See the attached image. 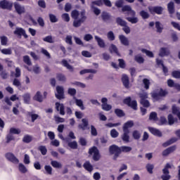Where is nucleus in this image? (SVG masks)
<instances>
[{"label":"nucleus","mask_w":180,"mask_h":180,"mask_svg":"<svg viewBox=\"0 0 180 180\" xmlns=\"http://www.w3.org/2000/svg\"><path fill=\"white\" fill-rule=\"evenodd\" d=\"M139 15L143 20L148 19L150 18V13L144 10L141 11L139 12Z\"/></svg>","instance_id":"29"},{"label":"nucleus","mask_w":180,"mask_h":180,"mask_svg":"<svg viewBox=\"0 0 180 180\" xmlns=\"http://www.w3.org/2000/svg\"><path fill=\"white\" fill-rule=\"evenodd\" d=\"M110 136L112 137V139H116L117 137H119V132L113 129L110 131Z\"/></svg>","instance_id":"50"},{"label":"nucleus","mask_w":180,"mask_h":180,"mask_svg":"<svg viewBox=\"0 0 180 180\" xmlns=\"http://www.w3.org/2000/svg\"><path fill=\"white\" fill-rule=\"evenodd\" d=\"M139 98H141V103L144 106L145 108H148L150 106V102L147 101V98H148V95L146 92L140 93Z\"/></svg>","instance_id":"5"},{"label":"nucleus","mask_w":180,"mask_h":180,"mask_svg":"<svg viewBox=\"0 0 180 180\" xmlns=\"http://www.w3.org/2000/svg\"><path fill=\"white\" fill-rule=\"evenodd\" d=\"M18 171L21 174H26L27 172V167L23 163L18 164Z\"/></svg>","instance_id":"25"},{"label":"nucleus","mask_w":180,"mask_h":180,"mask_svg":"<svg viewBox=\"0 0 180 180\" xmlns=\"http://www.w3.org/2000/svg\"><path fill=\"white\" fill-rule=\"evenodd\" d=\"M97 71L96 70H94V69H85L83 70H81L79 74L80 75H84V74H96Z\"/></svg>","instance_id":"26"},{"label":"nucleus","mask_w":180,"mask_h":180,"mask_svg":"<svg viewBox=\"0 0 180 180\" xmlns=\"http://www.w3.org/2000/svg\"><path fill=\"white\" fill-rule=\"evenodd\" d=\"M89 154L93 155V160L94 161H99L101 160V155L99 154V150L98 148L94 146L89 149Z\"/></svg>","instance_id":"4"},{"label":"nucleus","mask_w":180,"mask_h":180,"mask_svg":"<svg viewBox=\"0 0 180 180\" xmlns=\"http://www.w3.org/2000/svg\"><path fill=\"white\" fill-rule=\"evenodd\" d=\"M132 137L134 139V140H139L140 137H141V133L137 130H135L132 133Z\"/></svg>","instance_id":"42"},{"label":"nucleus","mask_w":180,"mask_h":180,"mask_svg":"<svg viewBox=\"0 0 180 180\" xmlns=\"http://www.w3.org/2000/svg\"><path fill=\"white\" fill-rule=\"evenodd\" d=\"M155 27L157 29V32L158 33H162V30H164V28L162 27H161V22H155Z\"/></svg>","instance_id":"46"},{"label":"nucleus","mask_w":180,"mask_h":180,"mask_svg":"<svg viewBox=\"0 0 180 180\" xmlns=\"http://www.w3.org/2000/svg\"><path fill=\"white\" fill-rule=\"evenodd\" d=\"M148 9L150 13H157L158 15H161L164 8L161 6H148Z\"/></svg>","instance_id":"8"},{"label":"nucleus","mask_w":180,"mask_h":180,"mask_svg":"<svg viewBox=\"0 0 180 180\" xmlns=\"http://www.w3.org/2000/svg\"><path fill=\"white\" fill-rule=\"evenodd\" d=\"M1 46H6L8 44V37L6 36L0 37Z\"/></svg>","instance_id":"51"},{"label":"nucleus","mask_w":180,"mask_h":180,"mask_svg":"<svg viewBox=\"0 0 180 180\" xmlns=\"http://www.w3.org/2000/svg\"><path fill=\"white\" fill-rule=\"evenodd\" d=\"M128 15L132 17L126 18L127 20L132 25H136V23H139V18L136 17V11L131 8V11H128Z\"/></svg>","instance_id":"3"},{"label":"nucleus","mask_w":180,"mask_h":180,"mask_svg":"<svg viewBox=\"0 0 180 180\" xmlns=\"http://www.w3.org/2000/svg\"><path fill=\"white\" fill-rule=\"evenodd\" d=\"M34 101L37 102H43V96L40 91H37L33 98Z\"/></svg>","instance_id":"27"},{"label":"nucleus","mask_w":180,"mask_h":180,"mask_svg":"<svg viewBox=\"0 0 180 180\" xmlns=\"http://www.w3.org/2000/svg\"><path fill=\"white\" fill-rule=\"evenodd\" d=\"M101 18L103 22H110V20H112V17L110 16V14L107 12H103L101 14Z\"/></svg>","instance_id":"22"},{"label":"nucleus","mask_w":180,"mask_h":180,"mask_svg":"<svg viewBox=\"0 0 180 180\" xmlns=\"http://www.w3.org/2000/svg\"><path fill=\"white\" fill-rule=\"evenodd\" d=\"M120 149L121 153H130L133 150L130 146H121Z\"/></svg>","instance_id":"40"},{"label":"nucleus","mask_w":180,"mask_h":180,"mask_svg":"<svg viewBox=\"0 0 180 180\" xmlns=\"http://www.w3.org/2000/svg\"><path fill=\"white\" fill-rule=\"evenodd\" d=\"M38 150L41 153L42 155H46L47 154V148L44 146H40Z\"/></svg>","instance_id":"48"},{"label":"nucleus","mask_w":180,"mask_h":180,"mask_svg":"<svg viewBox=\"0 0 180 180\" xmlns=\"http://www.w3.org/2000/svg\"><path fill=\"white\" fill-rule=\"evenodd\" d=\"M150 120H154V122H157L158 120V117H157V112H153L150 114L149 117Z\"/></svg>","instance_id":"47"},{"label":"nucleus","mask_w":180,"mask_h":180,"mask_svg":"<svg viewBox=\"0 0 180 180\" xmlns=\"http://www.w3.org/2000/svg\"><path fill=\"white\" fill-rule=\"evenodd\" d=\"M93 39L94 36H92L91 34H86L84 36V40H85V41H91V40H93Z\"/></svg>","instance_id":"57"},{"label":"nucleus","mask_w":180,"mask_h":180,"mask_svg":"<svg viewBox=\"0 0 180 180\" xmlns=\"http://www.w3.org/2000/svg\"><path fill=\"white\" fill-rule=\"evenodd\" d=\"M75 99L76 105L79 106V108H80L82 110H84L85 109V107L84 106V102L82 101V100L78 99V98H75Z\"/></svg>","instance_id":"37"},{"label":"nucleus","mask_w":180,"mask_h":180,"mask_svg":"<svg viewBox=\"0 0 180 180\" xmlns=\"http://www.w3.org/2000/svg\"><path fill=\"white\" fill-rule=\"evenodd\" d=\"M148 130L150 131L152 134H153V136H157L158 137L162 136V133H161L160 130L155 128L148 127Z\"/></svg>","instance_id":"20"},{"label":"nucleus","mask_w":180,"mask_h":180,"mask_svg":"<svg viewBox=\"0 0 180 180\" xmlns=\"http://www.w3.org/2000/svg\"><path fill=\"white\" fill-rule=\"evenodd\" d=\"M56 79H58V81H60V82H65V81H67V77H65V75L63 74L57 75Z\"/></svg>","instance_id":"44"},{"label":"nucleus","mask_w":180,"mask_h":180,"mask_svg":"<svg viewBox=\"0 0 180 180\" xmlns=\"http://www.w3.org/2000/svg\"><path fill=\"white\" fill-rule=\"evenodd\" d=\"M32 140H33V139L32 138V136H30V135H26L22 139V141L24 143H30L32 141Z\"/></svg>","instance_id":"53"},{"label":"nucleus","mask_w":180,"mask_h":180,"mask_svg":"<svg viewBox=\"0 0 180 180\" xmlns=\"http://www.w3.org/2000/svg\"><path fill=\"white\" fill-rule=\"evenodd\" d=\"M118 38L120 43L122 44L123 46H129L130 44V42L129 41V39H127L126 36L123 34H120L119 35Z\"/></svg>","instance_id":"17"},{"label":"nucleus","mask_w":180,"mask_h":180,"mask_svg":"<svg viewBox=\"0 0 180 180\" xmlns=\"http://www.w3.org/2000/svg\"><path fill=\"white\" fill-rule=\"evenodd\" d=\"M94 39L100 49L106 48V43H105V40H103V39H102L101 37H98V35L94 36Z\"/></svg>","instance_id":"11"},{"label":"nucleus","mask_w":180,"mask_h":180,"mask_svg":"<svg viewBox=\"0 0 180 180\" xmlns=\"http://www.w3.org/2000/svg\"><path fill=\"white\" fill-rule=\"evenodd\" d=\"M142 53H145L148 57L153 58L154 57V53L151 52V51H148L147 49H141Z\"/></svg>","instance_id":"58"},{"label":"nucleus","mask_w":180,"mask_h":180,"mask_svg":"<svg viewBox=\"0 0 180 180\" xmlns=\"http://www.w3.org/2000/svg\"><path fill=\"white\" fill-rule=\"evenodd\" d=\"M130 131H123V134L122 135L121 138L122 141L124 143H129L130 142V136L129 135Z\"/></svg>","instance_id":"19"},{"label":"nucleus","mask_w":180,"mask_h":180,"mask_svg":"<svg viewBox=\"0 0 180 180\" xmlns=\"http://www.w3.org/2000/svg\"><path fill=\"white\" fill-rule=\"evenodd\" d=\"M167 8L169 13H175V4L174 3V1H170L167 4Z\"/></svg>","instance_id":"23"},{"label":"nucleus","mask_w":180,"mask_h":180,"mask_svg":"<svg viewBox=\"0 0 180 180\" xmlns=\"http://www.w3.org/2000/svg\"><path fill=\"white\" fill-rule=\"evenodd\" d=\"M123 85L127 89L130 88V82L129 81V76L127 75H123L122 77Z\"/></svg>","instance_id":"16"},{"label":"nucleus","mask_w":180,"mask_h":180,"mask_svg":"<svg viewBox=\"0 0 180 180\" xmlns=\"http://www.w3.org/2000/svg\"><path fill=\"white\" fill-rule=\"evenodd\" d=\"M115 113L118 116V117H123V116H124V112H123V110L120 109H115Z\"/></svg>","instance_id":"56"},{"label":"nucleus","mask_w":180,"mask_h":180,"mask_svg":"<svg viewBox=\"0 0 180 180\" xmlns=\"http://www.w3.org/2000/svg\"><path fill=\"white\" fill-rule=\"evenodd\" d=\"M71 17L74 19V27H79L82 23H84L85 20H86V13L85 11L79 12L78 10H73L71 12Z\"/></svg>","instance_id":"1"},{"label":"nucleus","mask_w":180,"mask_h":180,"mask_svg":"<svg viewBox=\"0 0 180 180\" xmlns=\"http://www.w3.org/2000/svg\"><path fill=\"white\" fill-rule=\"evenodd\" d=\"M23 98V101L25 103H27V105H29V103H30V99H31V96H30V94L27 93L25 94H24L22 96Z\"/></svg>","instance_id":"36"},{"label":"nucleus","mask_w":180,"mask_h":180,"mask_svg":"<svg viewBox=\"0 0 180 180\" xmlns=\"http://www.w3.org/2000/svg\"><path fill=\"white\" fill-rule=\"evenodd\" d=\"M37 4L39 8H42V9H46V1H44V0H39Z\"/></svg>","instance_id":"61"},{"label":"nucleus","mask_w":180,"mask_h":180,"mask_svg":"<svg viewBox=\"0 0 180 180\" xmlns=\"http://www.w3.org/2000/svg\"><path fill=\"white\" fill-rule=\"evenodd\" d=\"M43 40L46 43H54V39H53V37L51 35L46 37Z\"/></svg>","instance_id":"55"},{"label":"nucleus","mask_w":180,"mask_h":180,"mask_svg":"<svg viewBox=\"0 0 180 180\" xmlns=\"http://www.w3.org/2000/svg\"><path fill=\"white\" fill-rule=\"evenodd\" d=\"M175 150H176V146H170L167 148L162 152L163 157H167V155H169V154H171V153H174Z\"/></svg>","instance_id":"18"},{"label":"nucleus","mask_w":180,"mask_h":180,"mask_svg":"<svg viewBox=\"0 0 180 180\" xmlns=\"http://www.w3.org/2000/svg\"><path fill=\"white\" fill-rule=\"evenodd\" d=\"M133 126H134V123L133 122V121H128L123 126V131H130L129 129L133 127Z\"/></svg>","instance_id":"21"},{"label":"nucleus","mask_w":180,"mask_h":180,"mask_svg":"<svg viewBox=\"0 0 180 180\" xmlns=\"http://www.w3.org/2000/svg\"><path fill=\"white\" fill-rule=\"evenodd\" d=\"M124 103L126 105H128V106H130V108H132L134 110H137V101H132L131 98L128 97L124 100Z\"/></svg>","instance_id":"7"},{"label":"nucleus","mask_w":180,"mask_h":180,"mask_svg":"<svg viewBox=\"0 0 180 180\" xmlns=\"http://www.w3.org/2000/svg\"><path fill=\"white\" fill-rule=\"evenodd\" d=\"M1 52L2 53V54L11 55V54H12V49H1Z\"/></svg>","instance_id":"62"},{"label":"nucleus","mask_w":180,"mask_h":180,"mask_svg":"<svg viewBox=\"0 0 180 180\" xmlns=\"http://www.w3.org/2000/svg\"><path fill=\"white\" fill-rule=\"evenodd\" d=\"M160 57H165L169 56V51L167 48H161L159 53Z\"/></svg>","instance_id":"24"},{"label":"nucleus","mask_w":180,"mask_h":180,"mask_svg":"<svg viewBox=\"0 0 180 180\" xmlns=\"http://www.w3.org/2000/svg\"><path fill=\"white\" fill-rule=\"evenodd\" d=\"M107 38L108 40H110V41H113L116 39L113 31H110L107 33Z\"/></svg>","instance_id":"38"},{"label":"nucleus","mask_w":180,"mask_h":180,"mask_svg":"<svg viewBox=\"0 0 180 180\" xmlns=\"http://www.w3.org/2000/svg\"><path fill=\"white\" fill-rule=\"evenodd\" d=\"M143 82L144 84V88L146 89H149L150 88V80L148 79H143Z\"/></svg>","instance_id":"60"},{"label":"nucleus","mask_w":180,"mask_h":180,"mask_svg":"<svg viewBox=\"0 0 180 180\" xmlns=\"http://www.w3.org/2000/svg\"><path fill=\"white\" fill-rule=\"evenodd\" d=\"M14 8L18 15H22V13H25V6L18 2L14 3Z\"/></svg>","instance_id":"12"},{"label":"nucleus","mask_w":180,"mask_h":180,"mask_svg":"<svg viewBox=\"0 0 180 180\" xmlns=\"http://www.w3.org/2000/svg\"><path fill=\"white\" fill-rule=\"evenodd\" d=\"M56 109L58 112H60V115L64 116L65 115V111L64 108V104L60 103H56Z\"/></svg>","instance_id":"15"},{"label":"nucleus","mask_w":180,"mask_h":180,"mask_svg":"<svg viewBox=\"0 0 180 180\" xmlns=\"http://www.w3.org/2000/svg\"><path fill=\"white\" fill-rule=\"evenodd\" d=\"M168 119V124L172 126V124H174V123H176V122H178V119L174 118L172 115L169 114L167 117Z\"/></svg>","instance_id":"30"},{"label":"nucleus","mask_w":180,"mask_h":180,"mask_svg":"<svg viewBox=\"0 0 180 180\" xmlns=\"http://www.w3.org/2000/svg\"><path fill=\"white\" fill-rule=\"evenodd\" d=\"M134 60L135 61H136V63H139V64H143V63H144V58H143L140 55L135 56Z\"/></svg>","instance_id":"45"},{"label":"nucleus","mask_w":180,"mask_h":180,"mask_svg":"<svg viewBox=\"0 0 180 180\" xmlns=\"http://www.w3.org/2000/svg\"><path fill=\"white\" fill-rule=\"evenodd\" d=\"M28 115H30V117L32 118V123L34 122L35 120H37V119L39 117V115L33 114L32 112H28Z\"/></svg>","instance_id":"59"},{"label":"nucleus","mask_w":180,"mask_h":180,"mask_svg":"<svg viewBox=\"0 0 180 180\" xmlns=\"http://www.w3.org/2000/svg\"><path fill=\"white\" fill-rule=\"evenodd\" d=\"M164 174L161 176L162 180H169L171 179V175L169 173H163Z\"/></svg>","instance_id":"64"},{"label":"nucleus","mask_w":180,"mask_h":180,"mask_svg":"<svg viewBox=\"0 0 180 180\" xmlns=\"http://www.w3.org/2000/svg\"><path fill=\"white\" fill-rule=\"evenodd\" d=\"M5 158L10 162H13V164H19V159L15 156V155L12 153H7L5 154Z\"/></svg>","instance_id":"6"},{"label":"nucleus","mask_w":180,"mask_h":180,"mask_svg":"<svg viewBox=\"0 0 180 180\" xmlns=\"http://www.w3.org/2000/svg\"><path fill=\"white\" fill-rule=\"evenodd\" d=\"M12 3L6 0L0 1V8H1V9H12Z\"/></svg>","instance_id":"13"},{"label":"nucleus","mask_w":180,"mask_h":180,"mask_svg":"<svg viewBox=\"0 0 180 180\" xmlns=\"http://www.w3.org/2000/svg\"><path fill=\"white\" fill-rule=\"evenodd\" d=\"M172 75L174 78L179 79L180 78V71L174 70L172 72Z\"/></svg>","instance_id":"63"},{"label":"nucleus","mask_w":180,"mask_h":180,"mask_svg":"<svg viewBox=\"0 0 180 180\" xmlns=\"http://www.w3.org/2000/svg\"><path fill=\"white\" fill-rule=\"evenodd\" d=\"M96 6H103L102 0H96L91 2V8H96Z\"/></svg>","instance_id":"35"},{"label":"nucleus","mask_w":180,"mask_h":180,"mask_svg":"<svg viewBox=\"0 0 180 180\" xmlns=\"http://www.w3.org/2000/svg\"><path fill=\"white\" fill-rule=\"evenodd\" d=\"M44 169H45V174H46V175H53V167H51V166L45 165Z\"/></svg>","instance_id":"34"},{"label":"nucleus","mask_w":180,"mask_h":180,"mask_svg":"<svg viewBox=\"0 0 180 180\" xmlns=\"http://www.w3.org/2000/svg\"><path fill=\"white\" fill-rule=\"evenodd\" d=\"M116 22H117V25H119L120 26H122V27H123V26H126V25H127V22H126L124 20L122 19L120 17H118L116 18Z\"/></svg>","instance_id":"33"},{"label":"nucleus","mask_w":180,"mask_h":180,"mask_svg":"<svg viewBox=\"0 0 180 180\" xmlns=\"http://www.w3.org/2000/svg\"><path fill=\"white\" fill-rule=\"evenodd\" d=\"M101 108L103 110H106L107 112H108V110H110V109H112V105L108 103H105V104H102Z\"/></svg>","instance_id":"54"},{"label":"nucleus","mask_w":180,"mask_h":180,"mask_svg":"<svg viewBox=\"0 0 180 180\" xmlns=\"http://www.w3.org/2000/svg\"><path fill=\"white\" fill-rule=\"evenodd\" d=\"M168 94L166 91H164L162 89H160L159 93H153L152 97L153 99H155L156 101H158L160 99V96H165Z\"/></svg>","instance_id":"14"},{"label":"nucleus","mask_w":180,"mask_h":180,"mask_svg":"<svg viewBox=\"0 0 180 180\" xmlns=\"http://www.w3.org/2000/svg\"><path fill=\"white\" fill-rule=\"evenodd\" d=\"M109 153L112 155H113L112 159L116 161L117 160V158L120 155V147L116 146V145H112L109 148Z\"/></svg>","instance_id":"2"},{"label":"nucleus","mask_w":180,"mask_h":180,"mask_svg":"<svg viewBox=\"0 0 180 180\" xmlns=\"http://www.w3.org/2000/svg\"><path fill=\"white\" fill-rule=\"evenodd\" d=\"M56 92L57 94H55V96L57 99H64L65 98L64 96V87L63 86H57Z\"/></svg>","instance_id":"9"},{"label":"nucleus","mask_w":180,"mask_h":180,"mask_svg":"<svg viewBox=\"0 0 180 180\" xmlns=\"http://www.w3.org/2000/svg\"><path fill=\"white\" fill-rule=\"evenodd\" d=\"M14 34L18 36V37H22V36H24L25 39H27V34H26V31L23 30L22 27H16L14 31Z\"/></svg>","instance_id":"10"},{"label":"nucleus","mask_w":180,"mask_h":180,"mask_svg":"<svg viewBox=\"0 0 180 180\" xmlns=\"http://www.w3.org/2000/svg\"><path fill=\"white\" fill-rule=\"evenodd\" d=\"M68 146V147H70L72 150H77V148H78V143L75 141H73L72 142H69Z\"/></svg>","instance_id":"41"},{"label":"nucleus","mask_w":180,"mask_h":180,"mask_svg":"<svg viewBox=\"0 0 180 180\" xmlns=\"http://www.w3.org/2000/svg\"><path fill=\"white\" fill-rule=\"evenodd\" d=\"M62 64L64 67H66L68 70H69V71H70V72H74V68L70 65V63H68V62L65 60H63L62 61Z\"/></svg>","instance_id":"28"},{"label":"nucleus","mask_w":180,"mask_h":180,"mask_svg":"<svg viewBox=\"0 0 180 180\" xmlns=\"http://www.w3.org/2000/svg\"><path fill=\"white\" fill-rule=\"evenodd\" d=\"M110 53H115L117 56H119V51H117V47L116 45L112 44L109 47Z\"/></svg>","instance_id":"31"},{"label":"nucleus","mask_w":180,"mask_h":180,"mask_svg":"<svg viewBox=\"0 0 180 180\" xmlns=\"http://www.w3.org/2000/svg\"><path fill=\"white\" fill-rule=\"evenodd\" d=\"M122 30L126 34H130V32H131V30H130V27H129L127 24L122 27Z\"/></svg>","instance_id":"52"},{"label":"nucleus","mask_w":180,"mask_h":180,"mask_svg":"<svg viewBox=\"0 0 180 180\" xmlns=\"http://www.w3.org/2000/svg\"><path fill=\"white\" fill-rule=\"evenodd\" d=\"M177 141H178V139L172 138L169 141L163 143L162 146L163 147H168V146H171V144H173V143H175Z\"/></svg>","instance_id":"43"},{"label":"nucleus","mask_w":180,"mask_h":180,"mask_svg":"<svg viewBox=\"0 0 180 180\" xmlns=\"http://www.w3.org/2000/svg\"><path fill=\"white\" fill-rule=\"evenodd\" d=\"M51 165H52L53 168H63V165L56 160H52L51 162Z\"/></svg>","instance_id":"39"},{"label":"nucleus","mask_w":180,"mask_h":180,"mask_svg":"<svg viewBox=\"0 0 180 180\" xmlns=\"http://www.w3.org/2000/svg\"><path fill=\"white\" fill-rule=\"evenodd\" d=\"M23 61L27 65H32V61L30 60V57H29V56H23Z\"/></svg>","instance_id":"49"},{"label":"nucleus","mask_w":180,"mask_h":180,"mask_svg":"<svg viewBox=\"0 0 180 180\" xmlns=\"http://www.w3.org/2000/svg\"><path fill=\"white\" fill-rule=\"evenodd\" d=\"M83 167L86 169V171H89V172H92L94 169V167H92V165H91V162H86Z\"/></svg>","instance_id":"32"}]
</instances>
